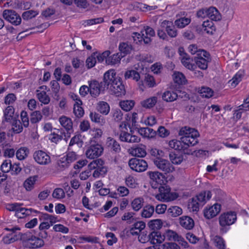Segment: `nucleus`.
<instances>
[{
    "instance_id": "nucleus-7",
    "label": "nucleus",
    "mask_w": 249,
    "mask_h": 249,
    "mask_svg": "<svg viewBox=\"0 0 249 249\" xmlns=\"http://www.w3.org/2000/svg\"><path fill=\"white\" fill-rule=\"evenodd\" d=\"M153 162L157 168L165 174L172 172L175 170L174 167L166 160L156 157L153 159Z\"/></svg>"
},
{
    "instance_id": "nucleus-46",
    "label": "nucleus",
    "mask_w": 249,
    "mask_h": 249,
    "mask_svg": "<svg viewBox=\"0 0 249 249\" xmlns=\"http://www.w3.org/2000/svg\"><path fill=\"white\" fill-rule=\"evenodd\" d=\"M107 172V168L104 164L99 166V167L94 171L92 176L94 178H98L100 176H104Z\"/></svg>"
},
{
    "instance_id": "nucleus-47",
    "label": "nucleus",
    "mask_w": 249,
    "mask_h": 249,
    "mask_svg": "<svg viewBox=\"0 0 249 249\" xmlns=\"http://www.w3.org/2000/svg\"><path fill=\"white\" fill-rule=\"evenodd\" d=\"M135 102L133 100L122 101L120 102V106L125 111L130 110L134 107Z\"/></svg>"
},
{
    "instance_id": "nucleus-53",
    "label": "nucleus",
    "mask_w": 249,
    "mask_h": 249,
    "mask_svg": "<svg viewBox=\"0 0 249 249\" xmlns=\"http://www.w3.org/2000/svg\"><path fill=\"white\" fill-rule=\"evenodd\" d=\"M10 123L12 124V129L14 133L18 134L22 132L23 130L22 125L21 123L18 118L14 120Z\"/></svg>"
},
{
    "instance_id": "nucleus-42",
    "label": "nucleus",
    "mask_w": 249,
    "mask_h": 249,
    "mask_svg": "<svg viewBox=\"0 0 249 249\" xmlns=\"http://www.w3.org/2000/svg\"><path fill=\"white\" fill-rule=\"evenodd\" d=\"M173 77L174 82L178 85H183L186 82V79L185 76L181 72H174L173 75Z\"/></svg>"
},
{
    "instance_id": "nucleus-43",
    "label": "nucleus",
    "mask_w": 249,
    "mask_h": 249,
    "mask_svg": "<svg viewBox=\"0 0 249 249\" xmlns=\"http://www.w3.org/2000/svg\"><path fill=\"white\" fill-rule=\"evenodd\" d=\"M148 226L150 229L157 231L162 227V222L160 219H154L148 222Z\"/></svg>"
},
{
    "instance_id": "nucleus-60",
    "label": "nucleus",
    "mask_w": 249,
    "mask_h": 249,
    "mask_svg": "<svg viewBox=\"0 0 249 249\" xmlns=\"http://www.w3.org/2000/svg\"><path fill=\"white\" fill-rule=\"evenodd\" d=\"M242 77V74L238 72L237 73L234 77L231 79L229 83H231V86L234 88L241 81Z\"/></svg>"
},
{
    "instance_id": "nucleus-32",
    "label": "nucleus",
    "mask_w": 249,
    "mask_h": 249,
    "mask_svg": "<svg viewBox=\"0 0 249 249\" xmlns=\"http://www.w3.org/2000/svg\"><path fill=\"white\" fill-rule=\"evenodd\" d=\"M82 105V102L81 100H78L77 103L74 104L73 112L77 118H81L84 115V110L81 107Z\"/></svg>"
},
{
    "instance_id": "nucleus-48",
    "label": "nucleus",
    "mask_w": 249,
    "mask_h": 249,
    "mask_svg": "<svg viewBox=\"0 0 249 249\" xmlns=\"http://www.w3.org/2000/svg\"><path fill=\"white\" fill-rule=\"evenodd\" d=\"M199 93L203 97L210 98L213 94V91L209 87H203L199 90Z\"/></svg>"
},
{
    "instance_id": "nucleus-57",
    "label": "nucleus",
    "mask_w": 249,
    "mask_h": 249,
    "mask_svg": "<svg viewBox=\"0 0 249 249\" xmlns=\"http://www.w3.org/2000/svg\"><path fill=\"white\" fill-rule=\"evenodd\" d=\"M169 158L171 162L175 164H179L183 160V157L182 156H178L172 152H171L169 154Z\"/></svg>"
},
{
    "instance_id": "nucleus-40",
    "label": "nucleus",
    "mask_w": 249,
    "mask_h": 249,
    "mask_svg": "<svg viewBox=\"0 0 249 249\" xmlns=\"http://www.w3.org/2000/svg\"><path fill=\"white\" fill-rule=\"evenodd\" d=\"M204 30L209 34H213V32L215 31V27L212 20H207L203 22L202 24Z\"/></svg>"
},
{
    "instance_id": "nucleus-55",
    "label": "nucleus",
    "mask_w": 249,
    "mask_h": 249,
    "mask_svg": "<svg viewBox=\"0 0 249 249\" xmlns=\"http://www.w3.org/2000/svg\"><path fill=\"white\" fill-rule=\"evenodd\" d=\"M165 236L167 240L169 241H179L180 236H179L175 231L171 230H167L165 232Z\"/></svg>"
},
{
    "instance_id": "nucleus-22",
    "label": "nucleus",
    "mask_w": 249,
    "mask_h": 249,
    "mask_svg": "<svg viewBox=\"0 0 249 249\" xmlns=\"http://www.w3.org/2000/svg\"><path fill=\"white\" fill-rule=\"evenodd\" d=\"M188 51L192 54H196V56H199V55H202L206 58H208V56L209 54L205 50L198 49L196 45L191 44L188 47Z\"/></svg>"
},
{
    "instance_id": "nucleus-2",
    "label": "nucleus",
    "mask_w": 249,
    "mask_h": 249,
    "mask_svg": "<svg viewBox=\"0 0 249 249\" xmlns=\"http://www.w3.org/2000/svg\"><path fill=\"white\" fill-rule=\"evenodd\" d=\"M236 219V214L234 212L221 214L219 217L220 232L224 233L227 232L230 229V226L235 223Z\"/></svg>"
},
{
    "instance_id": "nucleus-62",
    "label": "nucleus",
    "mask_w": 249,
    "mask_h": 249,
    "mask_svg": "<svg viewBox=\"0 0 249 249\" xmlns=\"http://www.w3.org/2000/svg\"><path fill=\"white\" fill-rule=\"evenodd\" d=\"M52 196L53 198L60 199L63 198L65 196L64 190L61 188H56L54 190Z\"/></svg>"
},
{
    "instance_id": "nucleus-41",
    "label": "nucleus",
    "mask_w": 249,
    "mask_h": 249,
    "mask_svg": "<svg viewBox=\"0 0 249 249\" xmlns=\"http://www.w3.org/2000/svg\"><path fill=\"white\" fill-rule=\"evenodd\" d=\"M140 75L139 72L135 70H128L124 73V78L127 79H132L136 81H138L140 79Z\"/></svg>"
},
{
    "instance_id": "nucleus-30",
    "label": "nucleus",
    "mask_w": 249,
    "mask_h": 249,
    "mask_svg": "<svg viewBox=\"0 0 249 249\" xmlns=\"http://www.w3.org/2000/svg\"><path fill=\"white\" fill-rule=\"evenodd\" d=\"M61 125L67 131H71L72 129V122L71 120L65 116L61 117L59 119Z\"/></svg>"
},
{
    "instance_id": "nucleus-18",
    "label": "nucleus",
    "mask_w": 249,
    "mask_h": 249,
    "mask_svg": "<svg viewBox=\"0 0 249 249\" xmlns=\"http://www.w3.org/2000/svg\"><path fill=\"white\" fill-rule=\"evenodd\" d=\"M5 121L11 123L18 118V115L14 114V108L12 106L7 107L4 111Z\"/></svg>"
},
{
    "instance_id": "nucleus-13",
    "label": "nucleus",
    "mask_w": 249,
    "mask_h": 249,
    "mask_svg": "<svg viewBox=\"0 0 249 249\" xmlns=\"http://www.w3.org/2000/svg\"><path fill=\"white\" fill-rule=\"evenodd\" d=\"M110 89L112 94L115 95L116 96H122L125 93V90L124 85L122 84V82L118 79L114 84L111 85Z\"/></svg>"
},
{
    "instance_id": "nucleus-52",
    "label": "nucleus",
    "mask_w": 249,
    "mask_h": 249,
    "mask_svg": "<svg viewBox=\"0 0 249 249\" xmlns=\"http://www.w3.org/2000/svg\"><path fill=\"white\" fill-rule=\"evenodd\" d=\"M191 21L189 18H182L175 21V25L179 28H182L188 25Z\"/></svg>"
},
{
    "instance_id": "nucleus-15",
    "label": "nucleus",
    "mask_w": 249,
    "mask_h": 249,
    "mask_svg": "<svg viewBox=\"0 0 249 249\" xmlns=\"http://www.w3.org/2000/svg\"><path fill=\"white\" fill-rule=\"evenodd\" d=\"M44 245V242L42 239L33 235L26 241V246L29 248H38L42 247Z\"/></svg>"
},
{
    "instance_id": "nucleus-49",
    "label": "nucleus",
    "mask_w": 249,
    "mask_h": 249,
    "mask_svg": "<svg viewBox=\"0 0 249 249\" xmlns=\"http://www.w3.org/2000/svg\"><path fill=\"white\" fill-rule=\"evenodd\" d=\"M213 243L218 249H225L226 245L224 240L220 236L216 235L213 237Z\"/></svg>"
},
{
    "instance_id": "nucleus-37",
    "label": "nucleus",
    "mask_w": 249,
    "mask_h": 249,
    "mask_svg": "<svg viewBox=\"0 0 249 249\" xmlns=\"http://www.w3.org/2000/svg\"><path fill=\"white\" fill-rule=\"evenodd\" d=\"M122 58L123 57L119 53H114L106 59V63L108 65H114L120 63Z\"/></svg>"
},
{
    "instance_id": "nucleus-51",
    "label": "nucleus",
    "mask_w": 249,
    "mask_h": 249,
    "mask_svg": "<svg viewBox=\"0 0 249 249\" xmlns=\"http://www.w3.org/2000/svg\"><path fill=\"white\" fill-rule=\"evenodd\" d=\"M89 117L92 122L98 123L99 124L102 125L105 123V121L102 116L95 112H90Z\"/></svg>"
},
{
    "instance_id": "nucleus-58",
    "label": "nucleus",
    "mask_w": 249,
    "mask_h": 249,
    "mask_svg": "<svg viewBox=\"0 0 249 249\" xmlns=\"http://www.w3.org/2000/svg\"><path fill=\"white\" fill-rule=\"evenodd\" d=\"M30 116V121L32 124L38 123L42 118L41 113L39 111H35L32 112Z\"/></svg>"
},
{
    "instance_id": "nucleus-44",
    "label": "nucleus",
    "mask_w": 249,
    "mask_h": 249,
    "mask_svg": "<svg viewBox=\"0 0 249 249\" xmlns=\"http://www.w3.org/2000/svg\"><path fill=\"white\" fill-rule=\"evenodd\" d=\"M157 102V97L155 96L148 98L141 102L142 106L146 108L153 107Z\"/></svg>"
},
{
    "instance_id": "nucleus-59",
    "label": "nucleus",
    "mask_w": 249,
    "mask_h": 249,
    "mask_svg": "<svg viewBox=\"0 0 249 249\" xmlns=\"http://www.w3.org/2000/svg\"><path fill=\"white\" fill-rule=\"evenodd\" d=\"M38 14V13L34 10H29L23 12L22 17L24 20H28L35 17Z\"/></svg>"
},
{
    "instance_id": "nucleus-1",
    "label": "nucleus",
    "mask_w": 249,
    "mask_h": 249,
    "mask_svg": "<svg viewBox=\"0 0 249 249\" xmlns=\"http://www.w3.org/2000/svg\"><path fill=\"white\" fill-rule=\"evenodd\" d=\"M178 134L181 136L180 139L182 142L186 145L187 148L198 143L199 133L194 128L187 126L183 127L180 129Z\"/></svg>"
},
{
    "instance_id": "nucleus-23",
    "label": "nucleus",
    "mask_w": 249,
    "mask_h": 249,
    "mask_svg": "<svg viewBox=\"0 0 249 249\" xmlns=\"http://www.w3.org/2000/svg\"><path fill=\"white\" fill-rule=\"evenodd\" d=\"M208 17L211 20L219 21L221 19V15L218 10L214 7H211L207 9Z\"/></svg>"
},
{
    "instance_id": "nucleus-54",
    "label": "nucleus",
    "mask_w": 249,
    "mask_h": 249,
    "mask_svg": "<svg viewBox=\"0 0 249 249\" xmlns=\"http://www.w3.org/2000/svg\"><path fill=\"white\" fill-rule=\"evenodd\" d=\"M143 202V199L142 198L138 197L134 199L131 202L133 209L135 211H138L142 207Z\"/></svg>"
},
{
    "instance_id": "nucleus-29",
    "label": "nucleus",
    "mask_w": 249,
    "mask_h": 249,
    "mask_svg": "<svg viewBox=\"0 0 249 249\" xmlns=\"http://www.w3.org/2000/svg\"><path fill=\"white\" fill-rule=\"evenodd\" d=\"M19 228H14L11 229L12 233L9 234V235L5 236L3 238V241L4 244H9L13 243L18 239V237L17 234H15V232L16 230H19Z\"/></svg>"
},
{
    "instance_id": "nucleus-38",
    "label": "nucleus",
    "mask_w": 249,
    "mask_h": 249,
    "mask_svg": "<svg viewBox=\"0 0 249 249\" xmlns=\"http://www.w3.org/2000/svg\"><path fill=\"white\" fill-rule=\"evenodd\" d=\"M155 211V208L153 206L151 205H146L145 206L142 212V216L145 218L150 217Z\"/></svg>"
},
{
    "instance_id": "nucleus-20",
    "label": "nucleus",
    "mask_w": 249,
    "mask_h": 249,
    "mask_svg": "<svg viewBox=\"0 0 249 249\" xmlns=\"http://www.w3.org/2000/svg\"><path fill=\"white\" fill-rule=\"evenodd\" d=\"M179 223L182 227L187 230H191L194 227L193 219L188 216L180 217L179 218Z\"/></svg>"
},
{
    "instance_id": "nucleus-27",
    "label": "nucleus",
    "mask_w": 249,
    "mask_h": 249,
    "mask_svg": "<svg viewBox=\"0 0 249 249\" xmlns=\"http://www.w3.org/2000/svg\"><path fill=\"white\" fill-rule=\"evenodd\" d=\"M147 174L152 181H154L158 182L159 183H163L164 181L163 178L164 176L162 174L158 171H149Z\"/></svg>"
},
{
    "instance_id": "nucleus-19",
    "label": "nucleus",
    "mask_w": 249,
    "mask_h": 249,
    "mask_svg": "<svg viewBox=\"0 0 249 249\" xmlns=\"http://www.w3.org/2000/svg\"><path fill=\"white\" fill-rule=\"evenodd\" d=\"M148 240L151 244L155 246L156 244H160L162 242L164 239L162 237L160 232L158 231H152L148 236Z\"/></svg>"
},
{
    "instance_id": "nucleus-39",
    "label": "nucleus",
    "mask_w": 249,
    "mask_h": 249,
    "mask_svg": "<svg viewBox=\"0 0 249 249\" xmlns=\"http://www.w3.org/2000/svg\"><path fill=\"white\" fill-rule=\"evenodd\" d=\"M49 140L53 142L56 143L63 139V134L62 131L57 129V132L52 133L49 137Z\"/></svg>"
},
{
    "instance_id": "nucleus-45",
    "label": "nucleus",
    "mask_w": 249,
    "mask_h": 249,
    "mask_svg": "<svg viewBox=\"0 0 249 249\" xmlns=\"http://www.w3.org/2000/svg\"><path fill=\"white\" fill-rule=\"evenodd\" d=\"M132 153L135 156L144 157L146 154L145 147L144 145H142L138 146L132 149Z\"/></svg>"
},
{
    "instance_id": "nucleus-10",
    "label": "nucleus",
    "mask_w": 249,
    "mask_h": 249,
    "mask_svg": "<svg viewBox=\"0 0 249 249\" xmlns=\"http://www.w3.org/2000/svg\"><path fill=\"white\" fill-rule=\"evenodd\" d=\"M160 27L166 31L167 35L172 38L176 37L178 36V30L176 29L175 25L172 21L163 20L160 23Z\"/></svg>"
},
{
    "instance_id": "nucleus-34",
    "label": "nucleus",
    "mask_w": 249,
    "mask_h": 249,
    "mask_svg": "<svg viewBox=\"0 0 249 249\" xmlns=\"http://www.w3.org/2000/svg\"><path fill=\"white\" fill-rule=\"evenodd\" d=\"M162 99L167 102L174 101L177 99L176 92L173 91H165L162 95Z\"/></svg>"
},
{
    "instance_id": "nucleus-17",
    "label": "nucleus",
    "mask_w": 249,
    "mask_h": 249,
    "mask_svg": "<svg viewBox=\"0 0 249 249\" xmlns=\"http://www.w3.org/2000/svg\"><path fill=\"white\" fill-rule=\"evenodd\" d=\"M119 139L122 142L133 143L138 142L140 141V138L135 135H132L130 133L122 131L119 136Z\"/></svg>"
},
{
    "instance_id": "nucleus-6",
    "label": "nucleus",
    "mask_w": 249,
    "mask_h": 249,
    "mask_svg": "<svg viewBox=\"0 0 249 249\" xmlns=\"http://www.w3.org/2000/svg\"><path fill=\"white\" fill-rule=\"evenodd\" d=\"M103 151L104 148L101 144H92L87 148L86 156L89 159H96L102 155Z\"/></svg>"
},
{
    "instance_id": "nucleus-56",
    "label": "nucleus",
    "mask_w": 249,
    "mask_h": 249,
    "mask_svg": "<svg viewBox=\"0 0 249 249\" xmlns=\"http://www.w3.org/2000/svg\"><path fill=\"white\" fill-rule=\"evenodd\" d=\"M158 249H180V247L176 243H165L158 245Z\"/></svg>"
},
{
    "instance_id": "nucleus-9",
    "label": "nucleus",
    "mask_w": 249,
    "mask_h": 249,
    "mask_svg": "<svg viewBox=\"0 0 249 249\" xmlns=\"http://www.w3.org/2000/svg\"><path fill=\"white\" fill-rule=\"evenodd\" d=\"M118 80L116 77L115 70L111 69L106 72L104 75V80L101 82V87L107 89L109 86H110Z\"/></svg>"
},
{
    "instance_id": "nucleus-24",
    "label": "nucleus",
    "mask_w": 249,
    "mask_h": 249,
    "mask_svg": "<svg viewBox=\"0 0 249 249\" xmlns=\"http://www.w3.org/2000/svg\"><path fill=\"white\" fill-rule=\"evenodd\" d=\"M182 54L183 57L181 58V61L183 65L189 70H194L196 66L191 63V61H194V57L191 58L186 53H183Z\"/></svg>"
},
{
    "instance_id": "nucleus-16",
    "label": "nucleus",
    "mask_w": 249,
    "mask_h": 249,
    "mask_svg": "<svg viewBox=\"0 0 249 249\" xmlns=\"http://www.w3.org/2000/svg\"><path fill=\"white\" fill-rule=\"evenodd\" d=\"M106 147L112 152L119 153L121 150L119 143L114 139L108 137L106 142Z\"/></svg>"
},
{
    "instance_id": "nucleus-14",
    "label": "nucleus",
    "mask_w": 249,
    "mask_h": 249,
    "mask_svg": "<svg viewBox=\"0 0 249 249\" xmlns=\"http://www.w3.org/2000/svg\"><path fill=\"white\" fill-rule=\"evenodd\" d=\"M101 82H99L96 80L90 82L89 84V93L93 97L98 96L101 90H104L106 89L101 87Z\"/></svg>"
},
{
    "instance_id": "nucleus-8",
    "label": "nucleus",
    "mask_w": 249,
    "mask_h": 249,
    "mask_svg": "<svg viewBox=\"0 0 249 249\" xmlns=\"http://www.w3.org/2000/svg\"><path fill=\"white\" fill-rule=\"evenodd\" d=\"M128 164L131 169L138 172L144 171L148 167V164L145 160L136 158L131 159Z\"/></svg>"
},
{
    "instance_id": "nucleus-4",
    "label": "nucleus",
    "mask_w": 249,
    "mask_h": 249,
    "mask_svg": "<svg viewBox=\"0 0 249 249\" xmlns=\"http://www.w3.org/2000/svg\"><path fill=\"white\" fill-rule=\"evenodd\" d=\"M212 197L210 191L200 192L195 197L192 198V207L194 211H197L200 206L202 207Z\"/></svg>"
},
{
    "instance_id": "nucleus-28",
    "label": "nucleus",
    "mask_w": 249,
    "mask_h": 249,
    "mask_svg": "<svg viewBox=\"0 0 249 249\" xmlns=\"http://www.w3.org/2000/svg\"><path fill=\"white\" fill-rule=\"evenodd\" d=\"M169 145L171 148L177 150L184 151L188 149L186 147V145L182 142L181 140L179 141L176 140H171L169 142Z\"/></svg>"
},
{
    "instance_id": "nucleus-63",
    "label": "nucleus",
    "mask_w": 249,
    "mask_h": 249,
    "mask_svg": "<svg viewBox=\"0 0 249 249\" xmlns=\"http://www.w3.org/2000/svg\"><path fill=\"white\" fill-rule=\"evenodd\" d=\"M12 164L10 160H5L2 163L0 169L3 173H8L11 169Z\"/></svg>"
},
{
    "instance_id": "nucleus-26",
    "label": "nucleus",
    "mask_w": 249,
    "mask_h": 249,
    "mask_svg": "<svg viewBox=\"0 0 249 249\" xmlns=\"http://www.w3.org/2000/svg\"><path fill=\"white\" fill-rule=\"evenodd\" d=\"M37 176H31L27 178L23 183V187L27 191H31L34 188Z\"/></svg>"
},
{
    "instance_id": "nucleus-61",
    "label": "nucleus",
    "mask_w": 249,
    "mask_h": 249,
    "mask_svg": "<svg viewBox=\"0 0 249 249\" xmlns=\"http://www.w3.org/2000/svg\"><path fill=\"white\" fill-rule=\"evenodd\" d=\"M242 77V74L238 72L237 73L234 77L231 79L229 83H231V86L234 88L241 81Z\"/></svg>"
},
{
    "instance_id": "nucleus-64",
    "label": "nucleus",
    "mask_w": 249,
    "mask_h": 249,
    "mask_svg": "<svg viewBox=\"0 0 249 249\" xmlns=\"http://www.w3.org/2000/svg\"><path fill=\"white\" fill-rule=\"evenodd\" d=\"M134 215V213L132 212L126 213L122 217V220L126 221L128 224H131L136 220L133 217Z\"/></svg>"
},
{
    "instance_id": "nucleus-25",
    "label": "nucleus",
    "mask_w": 249,
    "mask_h": 249,
    "mask_svg": "<svg viewBox=\"0 0 249 249\" xmlns=\"http://www.w3.org/2000/svg\"><path fill=\"white\" fill-rule=\"evenodd\" d=\"M140 135L145 138H154L157 135L156 131L149 127H142L139 129Z\"/></svg>"
},
{
    "instance_id": "nucleus-11",
    "label": "nucleus",
    "mask_w": 249,
    "mask_h": 249,
    "mask_svg": "<svg viewBox=\"0 0 249 249\" xmlns=\"http://www.w3.org/2000/svg\"><path fill=\"white\" fill-rule=\"evenodd\" d=\"M33 157L35 161L41 165H46L51 162L50 157L42 150L35 151Z\"/></svg>"
},
{
    "instance_id": "nucleus-3",
    "label": "nucleus",
    "mask_w": 249,
    "mask_h": 249,
    "mask_svg": "<svg viewBox=\"0 0 249 249\" xmlns=\"http://www.w3.org/2000/svg\"><path fill=\"white\" fill-rule=\"evenodd\" d=\"M159 193L156 195V198L160 201H170L176 199L178 197L176 193L171 192L170 188L167 185H160Z\"/></svg>"
},
{
    "instance_id": "nucleus-50",
    "label": "nucleus",
    "mask_w": 249,
    "mask_h": 249,
    "mask_svg": "<svg viewBox=\"0 0 249 249\" xmlns=\"http://www.w3.org/2000/svg\"><path fill=\"white\" fill-rule=\"evenodd\" d=\"M168 214L172 217H177L180 215L182 211L181 208L178 206H172L167 210Z\"/></svg>"
},
{
    "instance_id": "nucleus-21",
    "label": "nucleus",
    "mask_w": 249,
    "mask_h": 249,
    "mask_svg": "<svg viewBox=\"0 0 249 249\" xmlns=\"http://www.w3.org/2000/svg\"><path fill=\"white\" fill-rule=\"evenodd\" d=\"M209 55L208 56V57ZM208 58H206L202 55L199 56H194V61L196 63V66H197L199 68L202 70H206L208 68V61L207 60Z\"/></svg>"
},
{
    "instance_id": "nucleus-12",
    "label": "nucleus",
    "mask_w": 249,
    "mask_h": 249,
    "mask_svg": "<svg viewBox=\"0 0 249 249\" xmlns=\"http://www.w3.org/2000/svg\"><path fill=\"white\" fill-rule=\"evenodd\" d=\"M221 209V205L218 203H215L209 208L205 209L204 210L205 217L210 219L215 217L220 213Z\"/></svg>"
},
{
    "instance_id": "nucleus-36",
    "label": "nucleus",
    "mask_w": 249,
    "mask_h": 249,
    "mask_svg": "<svg viewBox=\"0 0 249 249\" xmlns=\"http://www.w3.org/2000/svg\"><path fill=\"white\" fill-rule=\"evenodd\" d=\"M36 92L37 97L40 102L45 105L49 103L50 98L45 91H40L39 90L37 89Z\"/></svg>"
},
{
    "instance_id": "nucleus-5",
    "label": "nucleus",
    "mask_w": 249,
    "mask_h": 249,
    "mask_svg": "<svg viewBox=\"0 0 249 249\" xmlns=\"http://www.w3.org/2000/svg\"><path fill=\"white\" fill-rule=\"evenodd\" d=\"M2 17L15 26L20 24L21 18L17 12L11 9H5L3 11Z\"/></svg>"
},
{
    "instance_id": "nucleus-33",
    "label": "nucleus",
    "mask_w": 249,
    "mask_h": 249,
    "mask_svg": "<svg viewBox=\"0 0 249 249\" xmlns=\"http://www.w3.org/2000/svg\"><path fill=\"white\" fill-rule=\"evenodd\" d=\"M97 109L101 113L107 115L110 111V107L107 102L100 101L97 103Z\"/></svg>"
},
{
    "instance_id": "nucleus-35",
    "label": "nucleus",
    "mask_w": 249,
    "mask_h": 249,
    "mask_svg": "<svg viewBox=\"0 0 249 249\" xmlns=\"http://www.w3.org/2000/svg\"><path fill=\"white\" fill-rule=\"evenodd\" d=\"M29 154V150L26 147H21L19 148L16 153V157L19 160H23L26 159Z\"/></svg>"
},
{
    "instance_id": "nucleus-31",
    "label": "nucleus",
    "mask_w": 249,
    "mask_h": 249,
    "mask_svg": "<svg viewBox=\"0 0 249 249\" xmlns=\"http://www.w3.org/2000/svg\"><path fill=\"white\" fill-rule=\"evenodd\" d=\"M119 49L120 51V53H119L120 54H121L123 57L131 53L132 47L127 43L121 42L119 44Z\"/></svg>"
}]
</instances>
